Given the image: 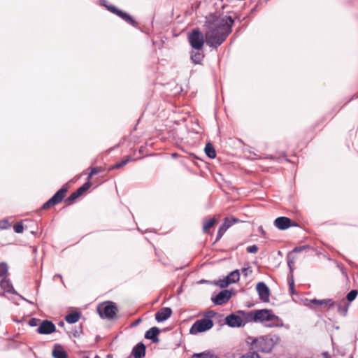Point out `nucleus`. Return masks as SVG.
<instances>
[{"label": "nucleus", "mask_w": 358, "mask_h": 358, "mask_svg": "<svg viewBox=\"0 0 358 358\" xmlns=\"http://www.w3.org/2000/svg\"><path fill=\"white\" fill-rule=\"evenodd\" d=\"M234 20L230 15H223L218 12L210 13L206 17L204 35L199 29H193L188 34V41L191 47L200 50L204 44L212 48H217L227 39L232 31Z\"/></svg>", "instance_id": "nucleus-1"}, {"label": "nucleus", "mask_w": 358, "mask_h": 358, "mask_svg": "<svg viewBox=\"0 0 358 358\" xmlns=\"http://www.w3.org/2000/svg\"><path fill=\"white\" fill-rule=\"evenodd\" d=\"M245 319L248 322L262 323L271 322V323L266 324V326L269 327L282 325V320L279 317L273 314L271 310L268 309H261L249 312L246 314Z\"/></svg>", "instance_id": "nucleus-2"}, {"label": "nucleus", "mask_w": 358, "mask_h": 358, "mask_svg": "<svg viewBox=\"0 0 358 358\" xmlns=\"http://www.w3.org/2000/svg\"><path fill=\"white\" fill-rule=\"evenodd\" d=\"M275 344V342L272 337L269 336H261L251 342L250 349L257 353L258 352L268 353L272 350Z\"/></svg>", "instance_id": "nucleus-3"}, {"label": "nucleus", "mask_w": 358, "mask_h": 358, "mask_svg": "<svg viewBox=\"0 0 358 358\" xmlns=\"http://www.w3.org/2000/svg\"><path fill=\"white\" fill-rule=\"evenodd\" d=\"M215 315L213 310L209 311L206 317L196 320L192 326L189 331L192 334H196L209 330L213 326V322L210 319Z\"/></svg>", "instance_id": "nucleus-4"}, {"label": "nucleus", "mask_w": 358, "mask_h": 358, "mask_svg": "<svg viewBox=\"0 0 358 358\" xmlns=\"http://www.w3.org/2000/svg\"><path fill=\"white\" fill-rule=\"evenodd\" d=\"M117 307L112 301H106L97 306V311L102 318L112 319L117 313Z\"/></svg>", "instance_id": "nucleus-5"}, {"label": "nucleus", "mask_w": 358, "mask_h": 358, "mask_svg": "<svg viewBox=\"0 0 358 358\" xmlns=\"http://www.w3.org/2000/svg\"><path fill=\"white\" fill-rule=\"evenodd\" d=\"M106 1L103 0V5L106 8V9L111 12L112 13L117 15L119 17H120L122 20L125 21L127 23L132 25L133 27H137L138 23L136 22L133 17L128 14L127 13L118 9L114 5H107Z\"/></svg>", "instance_id": "nucleus-6"}, {"label": "nucleus", "mask_w": 358, "mask_h": 358, "mask_svg": "<svg viewBox=\"0 0 358 358\" xmlns=\"http://www.w3.org/2000/svg\"><path fill=\"white\" fill-rule=\"evenodd\" d=\"M67 191L68 187L66 185L62 186L50 199L43 203L42 209H48L49 208L62 202L64 199Z\"/></svg>", "instance_id": "nucleus-7"}, {"label": "nucleus", "mask_w": 358, "mask_h": 358, "mask_svg": "<svg viewBox=\"0 0 358 358\" xmlns=\"http://www.w3.org/2000/svg\"><path fill=\"white\" fill-rule=\"evenodd\" d=\"M56 331L55 324L48 320L41 321L36 332L40 334H50Z\"/></svg>", "instance_id": "nucleus-8"}, {"label": "nucleus", "mask_w": 358, "mask_h": 358, "mask_svg": "<svg viewBox=\"0 0 358 358\" xmlns=\"http://www.w3.org/2000/svg\"><path fill=\"white\" fill-rule=\"evenodd\" d=\"M274 224L280 230H285L290 227L298 226L295 222H293L287 217H279L276 218L274 221Z\"/></svg>", "instance_id": "nucleus-9"}, {"label": "nucleus", "mask_w": 358, "mask_h": 358, "mask_svg": "<svg viewBox=\"0 0 358 358\" xmlns=\"http://www.w3.org/2000/svg\"><path fill=\"white\" fill-rule=\"evenodd\" d=\"M256 289L261 301L263 302L269 301L270 289L264 282H258L256 286Z\"/></svg>", "instance_id": "nucleus-10"}, {"label": "nucleus", "mask_w": 358, "mask_h": 358, "mask_svg": "<svg viewBox=\"0 0 358 358\" xmlns=\"http://www.w3.org/2000/svg\"><path fill=\"white\" fill-rule=\"evenodd\" d=\"M231 297V293L227 289L220 292L215 298H212V301L216 305H222L226 303Z\"/></svg>", "instance_id": "nucleus-11"}, {"label": "nucleus", "mask_w": 358, "mask_h": 358, "mask_svg": "<svg viewBox=\"0 0 358 358\" xmlns=\"http://www.w3.org/2000/svg\"><path fill=\"white\" fill-rule=\"evenodd\" d=\"M172 309L169 307H164L161 308L155 313V320L158 322H164L168 320L172 315Z\"/></svg>", "instance_id": "nucleus-12"}, {"label": "nucleus", "mask_w": 358, "mask_h": 358, "mask_svg": "<svg viewBox=\"0 0 358 358\" xmlns=\"http://www.w3.org/2000/svg\"><path fill=\"white\" fill-rule=\"evenodd\" d=\"M226 324L231 327H240L244 325L242 318L235 314H231L225 318Z\"/></svg>", "instance_id": "nucleus-13"}, {"label": "nucleus", "mask_w": 358, "mask_h": 358, "mask_svg": "<svg viewBox=\"0 0 358 358\" xmlns=\"http://www.w3.org/2000/svg\"><path fill=\"white\" fill-rule=\"evenodd\" d=\"M160 333V330L157 327H153L148 329L145 334V338L150 339L152 343H156L159 342L158 334Z\"/></svg>", "instance_id": "nucleus-14"}, {"label": "nucleus", "mask_w": 358, "mask_h": 358, "mask_svg": "<svg viewBox=\"0 0 358 358\" xmlns=\"http://www.w3.org/2000/svg\"><path fill=\"white\" fill-rule=\"evenodd\" d=\"M145 345L143 343H138L132 349L131 355L134 358H143L145 355Z\"/></svg>", "instance_id": "nucleus-15"}, {"label": "nucleus", "mask_w": 358, "mask_h": 358, "mask_svg": "<svg viewBox=\"0 0 358 358\" xmlns=\"http://www.w3.org/2000/svg\"><path fill=\"white\" fill-rule=\"evenodd\" d=\"M190 58L194 64H201V62L204 58V54L201 52L192 50L190 52Z\"/></svg>", "instance_id": "nucleus-16"}, {"label": "nucleus", "mask_w": 358, "mask_h": 358, "mask_svg": "<svg viewBox=\"0 0 358 358\" xmlns=\"http://www.w3.org/2000/svg\"><path fill=\"white\" fill-rule=\"evenodd\" d=\"M134 159H132L130 156H127L124 158H123L120 162L116 163L115 164L110 166L108 168V171H112L113 169H120L127 165L129 162L134 161Z\"/></svg>", "instance_id": "nucleus-17"}, {"label": "nucleus", "mask_w": 358, "mask_h": 358, "mask_svg": "<svg viewBox=\"0 0 358 358\" xmlns=\"http://www.w3.org/2000/svg\"><path fill=\"white\" fill-rule=\"evenodd\" d=\"M310 303H312L315 305H317V306H323L324 305V306H328L329 308L333 307L335 304L334 301L331 299H322V300L314 299L310 300Z\"/></svg>", "instance_id": "nucleus-18"}, {"label": "nucleus", "mask_w": 358, "mask_h": 358, "mask_svg": "<svg viewBox=\"0 0 358 358\" xmlns=\"http://www.w3.org/2000/svg\"><path fill=\"white\" fill-rule=\"evenodd\" d=\"M349 306V303H348L345 299H343L338 304V313L342 316H345L347 315Z\"/></svg>", "instance_id": "nucleus-19"}, {"label": "nucleus", "mask_w": 358, "mask_h": 358, "mask_svg": "<svg viewBox=\"0 0 358 358\" xmlns=\"http://www.w3.org/2000/svg\"><path fill=\"white\" fill-rule=\"evenodd\" d=\"M81 314L78 312H71L65 317L66 321L69 324L77 322L80 318Z\"/></svg>", "instance_id": "nucleus-20"}, {"label": "nucleus", "mask_w": 358, "mask_h": 358, "mask_svg": "<svg viewBox=\"0 0 358 358\" xmlns=\"http://www.w3.org/2000/svg\"><path fill=\"white\" fill-rule=\"evenodd\" d=\"M54 358H67L66 352L60 345H55L52 350Z\"/></svg>", "instance_id": "nucleus-21"}, {"label": "nucleus", "mask_w": 358, "mask_h": 358, "mask_svg": "<svg viewBox=\"0 0 358 358\" xmlns=\"http://www.w3.org/2000/svg\"><path fill=\"white\" fill-rule=\"evenodd\" d=\"M0 287L6 292L15 293L14 288L9 280L4 279L1 280L0 281Z\"/></svg>", "instance_id": "nucleus-22"}, {"label": "nucleus", "mask_w": 358, "mask_h": 358, "mask_svg": "<svg viewBox=\"0 0 358 358\" xmlns=\"http://www.w3.org/2000/svg\"><path fill=\"white\" fill-rule=\"evenodd\" d=\"M227 280L231 283H236L239 281L240 279V272L238 270H235L231 271L227 276Z\"/></svg>", "instance_id": "nucleus-23"}, {"label": "nucleus", "mask_w": 358, "mask_h": 358, "mask_svg": "<svg viewBox=\"0 0 358 358\" xmlns=\"http://www.w3.org/2000/svg\"><path fill=\"white\" fill-rule=\"evenodd\" d=\"M205 152L206 155L210 159H214L216 157L215 150L210 143H208L206 145Z\"/></svg>", "instance_id": "nucleus-24"}, {"label": "nucleus", "mask_w": 358, "mask_h": 358, "mask_svg": "<svg viewBox=\"0 0 358 358\" xmlns=\"http://www.w3.org/2000/svg\"><path fill=\"white\" fill-rule=\"evenodd\" d=\"M294 256L293 255V254H292V252H289L287 255V265H288V267L289 268V271L291 273L293 272L294 271Z\"/></svg>", "instance_id": "nucleus-25"}, {"label": "nucleus", "mask_w": 358, "mask_h": 358, "mask_svg": "<svg viewBox=\"0 0 358 358\" xmlns=\"http://www.w3.org/2000/svg\"><path fill=\"white\" fill-rule=\"evenodd\" d=\"M78 197V194L74 191L65 199V203L67 206L71 205Z\"/></svg>", "instance_id": "nucleus-26"}, {"label": "nucleus", "mask_w": 358, "mask_h": 358, "mask_svg": "<svg viewBox=\"0 0 358 358\" xmlns=\"http://www.w3.org/2000/svg\"><path fill=\"white\" fill-rule=\"evenodd\" d=\"M195 357L198 358H213L214 356L210 351H205L201 353L194 354L193 357Z\"/></svg>", "instance_id": "nucleus-27"}, {"label": "nucleus", "mask_w": 358, "mask_h": 358, "mask_svg": "<svg viewBox=\"0 0 358 358\" xmlns=\"http://www.w3.org/2000/svg\"><path fill=\"white\" fill-rule=\"evenodd\" d=\"M215 223V218H211V219L208 220L203 224V230L204 231H207V230L209 229L210 228H211L214 225Z\"/></svg>", "instance_id": "nucleus-28"}, {"label": "nucleus", "mask_w": 358, "mask_h": 358, "mask_svg": "<svg viewBox=\"0 0 358 358\" xmlns=\"http://www.w3.org/2000/svg\"><path fill=\"white\" fill-rule=\"evenodd\" d=\"M237 222V220L235 218L229 219L226 217L224 220V222L222 224L223 226H225L226 229H229L231 226H232L234 223Z\"/></svg>", "instance_id": "nucleus-29"}, {"label": "nucleus", "mask_w": 358, "mask_h": 358, "mask_svg": "<svg viewBox=\"0 0 358 358\" xmlns=\"http://www.w3.org/2000/svg\"><path fill=\"white\" fill-rule=\"evenodd\" d=\"M229 284H230V282L228 281L227 277L223 279H220L215 282L216 285H217L222 288L227 287Z\"/></svg>", "instance_id": "nucleus-30"}, {"label": "nucleus", "mask_w": 358, "mask_h": 358, "mask_svg": "<svg viewBox=\"0 0 358 358\" xmlns=\"http://www.w3.org/2000/svg\"><path fill=\"white\" fill-rule=\"evenodd\" d=\"M239 358H261V357L257 352L253 351V352H248L245 353V355H243L242 356H241Z\"/></svg>", "instance_id": "nucleus-31"}, {"label": "nucleus", "mask_w": 358, "mask_h": 358, "mask_svg": "<svg viewBox=\"0 0 358 358\" xmlns=\"http://www.w3.org/2000/svg\"><path fill=\"white\" fill-rule=\"evenodd\" d=\"M357 291L355 289L351 290L350 292L348 293L346 296V299L349 302H351L355 299V298L357 296Z\"/></svg>", "instance_id": "nucleus-32"}, {"label": "nucleus", "mask_w": 358, "mask_h": 358, "mask_svg": "<svg viewBox=\"0 0 358 358\" xmlns=\"http://www.w3.org/2000/svg\"><path fill=\"white\" fill-rule=\"evenodd\" d=\"M8 273V266L6 263H0V277L6 275Z\"/></svg>", "instance_id": "nucleus-33"}, {"label": "nucleus", "mask_w": 358, "mask_h": 358, "mask_svg": "<svg viewBox=\"0 0 358 358\" xmlns=\"http://www.w3.org/2000/svg\"><path fill=\"white\" fill-rule=\"evenodd\" d=\"M288 284L290 294H294V282L292 274H291L290 277L288 278Z\"/></svg>", "instance_id": "nucleus-34"}, {"label": "nucleus", "mask_w": 358, "mask_h": 358, "mask_svg": "<svg viewBox=\"0 0 358 358\" xmlns=\"http://www.w3.org/2000/svg\"><path fill=\"white\" fill-rule=\"evenodd\" d=\"M310 247L308 245H302V246H299V247H295L292 251L291 252L292 254L293 253H299V252H303V250H306V249H310Z\"/></svg>", "instance_id": "nucleus-35"}, {"label": "nucleus", "mask_w": 358, "mask_h": 358, "mask_svg": "<svg viewBox=\"0 0 358 358\" xmlns=\"http://www.w3.org/2000/svg\"><path fill=\"white\" fill-rule=\"evenodd\" d=\"M227 229H226L225 226H223L222 224L220 227L219 229H218V231L217 233V237H216V240H219L220 239L222 236L224 235V234L225 233V231H227Z\"/></svg>", "instance_id": "nucleus-36"}, {"label": "nucleus", "mask_w": 358, "mask_h": 358, "mask_svg": "<svg viewBox=\"0 0 358 358\" xmlns=\"http://www.w3.org/2000/svg\"><path fill=\"white\" fill-rule=\"evenodd\" d=\"M41 322V320L40 319H38V318H31L29 320V322L28 324L31 326V327H36V326H38L40 325Z\"/></svg>", "instance_id": "nucleus-37"}, {"label": "nucleus", "mask_w": 358, "mask_h": 358, "mask_svg": "<svg viewBox=\"0 0 358 358\" xmlns=\"http://www.w3.org/2000/svg\"><path fill=\"white\" fill-rule=\"evenodd\" d=\"M15 232L20 234L23 232L24 227L21 223H17L13 227Z\"/></svg>", "instance_id": "nucleus-38"}, {"label": "nucleus", "mask_w": 358, "mask_h": 358, "mask_svg": "<svg viewBox=\"0 0 358 358\" xmlns=\"http://www.w3.org/2000/svg\"><path fill=\"white\" fill-rule=\"evenodd\" d=\"M241 272L243 274L245 277H247L249 274H251L252 272V270L250 266L248 267H244L241 269Z\"/></svg>", "instance_id": "nucleus-39"}, {"label": "nucleus", "mask_w": 358, "mask_h": 358, "mask_svg": "<svg viewBox=\"0 0 358 358\" xmlns=\"http://www.w3.org/2000/svg\"><path fill=\"white\" fill-rule=\"evenodd\" d=\"M10 227V223L6 220H0V228L2 229H6Z\"/></svg>", "instance_id": "nucleus-40"}, {"label": "nucleus", "mask_w": 358, "mask_h": 358, "mask_svg": "<svg viewBox=\"0 0 358 358\" xmlns=\"http://www.w3.org/2000/svg\"><path fill=\"white\" fill-rule=\"evenodd\" d=\"M249 253H256L258 251V247L256 245L248 246L246 249Z\"/></svg>", "instance_id": "nucleus-41"}, {"label": "nucleus", "mask_w": 358, "mask_h": 358, "mask_svg": "<svg viewBox=\"0 0 358 358\" xmlns=\"http://www.w3.org/2000/svg\"><path fill=\"white\" fill-rule=\"evenodd\" d=\"M102 171L101 166H96L91 169V175H96Z\"/></svg>", "instance_id": "nucleus-42"}, {"label": "nucleus", "mask_w": 358, "mask_h": 358, "mask_svg": "<svg viewBox=\"0 0 358 358\" xmlns=\"http://www.w3.org/2000/svg\"><path fill=\"white\" fill-rule=\"evenodd\" d=\"M258 232L263 236L264 238H267L266 233L265 230L264 229L262 226H259L258 227Z\"/></svg>", "instance_id": "nucleus-43"}, {"label": "nucleus", "mask_w": 358, "mask_h": 358, "mask_svg": "<svg viewBox=\"0 0 358 358\" xmlns=\"http://www.w3.org/2000/svg\"><path fill=\"white\" fill-rule=\"evenodd\" d=\"M92 185V183L90 181H87L86 182H85L81 187H83V189H84V191H87Z\"/></svg>", "instance_id": "nucleus-44"}, {"label": "nucleus", "mask_w": 358, "mask_h": 358, "mask_svg": "<svg viewBox=\"0 0 358 358\" xmlns=\"http://www.w3.org/2000/svg\"><path fill=\"white\" fill-rule=\"evenodd\" d=\"M82 327L80 326V330H76L73 333V335L75 336V337H78L81 334H82Z\"/></svg>", "instance_id": "nucleus-45"}, {"label": "nucleus", "mask_w": 358, "mask_h": 358, "mask_svg": "<svg viewBox=\"0 0 358 358\" xmlns=\"http://www.w3.org/2000/svg\"><path fill=\"white\" fill-rule=\"evenodd\" d=\"M76 193L78 194V196H80V195H82V194L85 192V191H84V189H83V187H80L78 189H77L76 190Z\"/></svg>", "instance_id": "nucleus-46"}, {"label": "nucleus", "mask_w": 358, "mask_h": 358, "mask_svg": "<svg viewBox=\"0 0 358 358\" xmlns=\"http://www.w3.org/2000/svg\"><path fill=\"white\" fill-rule=\"evenodd\" d=\"M141 318L137 319L134 322L132 323L131 327L136 326L141 322Z\"/></svg>", "instance_id": "nucleus-47"}, {"label": "nucleus", "mask_w": 358, "mask_h": 358, "mask_svg": "<svg viewBox=\"0 0 358 358\" xmlns=\"http://www.w3.org/2000/svg\"><path fill=\"white\" fill-rule=\"evenodd\" d=\"M59 278L62 281H63V280H62V275H60V274H55V275H54V279H55V278Z\"/></svg>", "instance_id": "nucleus-48"}, {"label": "nucleus", "mask_w": 358, "mask_h": 358, "mask_svg": "<svg viewBox=\"0 0 358 358\" xmlns=\"http://www.w3.org/2000/svg\"><path fill=\"white\" fill-rule=\"evenodd\" d=\"M94 175H91V171L90 172L89 175H88V177H87V181H90V179Z\"/></svg>", "instance_id": "nucleus-49"}, {"label": "nucleus", "mask_w": 358, "mask_h": 358, "mask_svg": "<svg viewBox=\"0 0 358 358\" xmlns=\"http://www.w3.org/2000/svg\"><path fill=\"white\" fill-rule=\"evenodd\" d=\"M240 313H241L242 314L245 315L244 311H240Z\"/></svg>", "instance_id": "nucleus-50"}, {"label": "nucleus", "mask_w": 358, "mask_h": 358, "mask_svg": "<svg viewBox=\"0 0 358 358\" xmlns=\"http://www.w3.org/2000/svg\"><path fill=\"white\" fill-rule=\"evenodd\" d=\"M87 358H88V357H87Z\"/></svg>", "instance_id": "nucleus-51"}]
</instances>
